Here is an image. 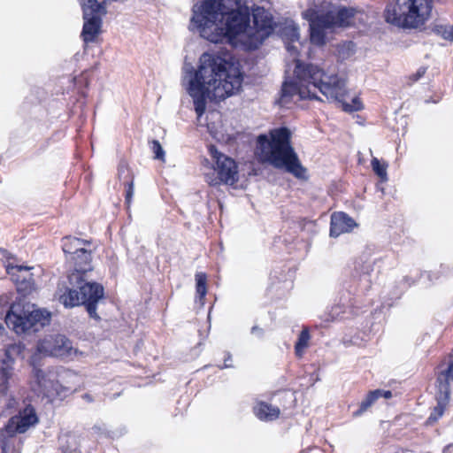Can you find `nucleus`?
Here are the masks:
<instances>
[{"label": "nucleus", "mask_w": 453, "mask_h": 453, "mask_svg": "<svg viewBox=\"0 0 453 453\" xmlns=\"http://www.w3.org/2000/svg\"><path fill=\"white\" fill-rule=\"evenodd\" d=\"M256 153L259 161L283 169L298 179H304L306 169L291 145V132L287 127L270 130L257 138Z\"/></svg>", "instance_id": "20e7f679"}, {"label": "nucleus", "mask_w": 453, "mask_h": 453, "mask_svg": "<svg viewBox=\"0 0 453 453\" xmlns=\"http://www.w3.org/2000/svg\"><path fill=\"white\" fill-rule=\"evenodd\" d=\"M242 0H203L193 5L190 29L214 43L226 39L245 50L257 49L273 33V19L264 8L253 12L252 26L248 7Z\"/></svg>", "instance_id": "f257e3e1"}, {"label": "nucleus", "mask_w": 453, "mask_h": 453, "mask_svg": "<svg viewBox=\"0 0 453 453\" xmlns=\"http://www.w3.org/2000/svg\"><path fill=\"white\" fill-rule=\"evenodd\" d=\"M372 171L380 178L382 181L388 180L387 164L380 163L377 157H373L371 161Z\"/></svg>", "instance_id": "bb28decb"}, {"label": "nucleus", "mask_w": 453, "mask_h": 453, "mask_svg": "<svg viewBox=\"0 0 453 453\" xmlns=\"http://www.w3.org/2000/svg\"><path fill=\"white\" fill-rule=\"evenodd\" d=\"M229 360H231V356L228 354L227 358L225 359L224 366H221L220 368L223 369V368L231 367V365L227 363V362H229Z\"/></svg>", "instance_id": "c9c22d12"}, {"label": "nucleus", "mask_w": 453, "mask_h": 453, "mask_svg": "<svg viewBox=\"0 0 453 453\" xmlns=\"http://www.w3.org/2000/svg\"><path fill=\"white\" fill-rule=\"evenodd\" d=\"M70 260H73L74 263V271L73 273H82V276H85L86 273L90 271L92 269L91 267V254L89 253V260L88 263L84 265H79V262H82L83 258L82 257H78L77 254H73L70 258Z\"/></svg>", "instance_id": "a878e982"}, {"label": "nucleus", "mask_w": 453, "mask_h": 453, "mask_svg": "<svg viewBox=\"0 0 453 453\" xmlns=\"http://www.w3.org/2000/svg\"><path fill=\"white\" fill-rule=\"evenodd\" d=\"M432 0H396L386 9V20L397 27H418L430 17Z\"/></svg>", "instance_id": "423d86ee"}, {"label": "nucleus", "mask_w": 453, "mask_h": 453, "mask_svg": "<svg viewBox=\"0 0 453 453\" xmlns=\"http://www.w3.org/2000/svg\"><path fill=\"white\" fill-rule=\"evenodd\" d=\"M59 444L65 451H75L77 447L76 436L66 433L59 437Z\"/></svg>", "instance_id": "b1692460"}, {"label": "nucleus", "mask_w": 453, "mask_h": 453, "mask_svg": "<svg viewBox=\"0 0 453 453\" xmlns=\"http://www.w3.org/2000/svg\"><path fill=\"white\" fill-rule=\"evenodd\" d=\"M82 11L83 18L91 16H103L105 14V8L97 0H78Z\"/></svg>", "instance_id": "aec40b11"}, {"label": "nucleus", "mask_w": 453, "mask_h": 453, "mask_svg": "<svg viewBox=\"0 0 453 453\" xmlns=\"http://www.w3.org/2000/svg\"><path fill=\"white\" fill-rule=\"evenodd\" d=\"M357 226L352 218L344 212H334L331 216L330 236L338 237L351 231Z\"/></svg>", "instance_id": "dca6fc26"}, {"label": "nucleus", "mask_w": 453, "mask_h": 453, "mask_svg": "<svg viewBox=\"0 0 453 453\" xmlns=\"http://www.w3.org/2000/svg\"><path fill=\"white\" fill-rule=\"evenodd\" d=\"M37 422L38 418L35 409L30 405L24 408L23 411H20L19 415L12 417L4 429L0 432L3 452L5 453L6 449V437H12L16 434H23Z\"/></svg>", "instance_id": "1a4fd4ad"}, {"label": "nucleus", "mask_w": 453, "mask_h": 453, "mask_svg": "<svg viewBox=\"0 0 453 453\" xmlns=\"http://www.w3.org/2000/svg\"><path fill=\"white\" fill-rule=\"evenodd\" d=\"M453 382V360L448 368L441 372L437 377L438 392L436 394L437 405L430 414L427 423L433 424L442 416L444 409L449 400L450 386Z\"/></svg>", "instance_id": "9b49d317"}, {"label": "nucleus", "mask_w": 453, "mask_h": 453, "mask_svg": "<svg viewBox=\"0 0 453 453\" xmlns=\"http://www.w3.org/2000/svg\"><path fill=\"white\" fill-rule=\"evenodd\" d=\"M278 28V32L280 34L282 37L288 40L289 42L286 43V50L289 53L291 57H293V77H287L285 81L283 82L282 87L287 82H296V65L300 64L302 66L306 67L309 65H312L311 64H303L297 58V47L293 44V42H297L299 40V28L296 25V23L292 19H285L283 23L276 24L273 21V31Z\"/></svg>", "instance_id": "9d476101"}, {"label": "nucleus", "mask_w": 453, "mask_h": 453, "mask_svg": "<svg viewBox=\"0 0 453 453\" xmlns=\"http://www.w3.org/2000/svg\"><path fill=\"white\" fill-rule=\"evenodd\" d=\"M55 297L65 308L84 305L90 318L100 319L96 305L104 297V288L99 283L87 280L82 273H70L68 284H59Z\"/></svg>", "instance_id": "39448f33"}, {"label": "nucleus", "mask_w": 453, "mask_h": 453, "mask_svg": "<svg viewBox=\"0 0 453 453\" xmlns=\"http://www.w3.org/2000/svg\"><path fill=\"white\" fill-rule=\"evenodd\" d=\"M33 365V379L37 385V390L40 393L49 395L58 391V384L55 381L56 374L53 372H45L42 369L38 368L35 364V360L32 363Z\"/></svg>", "instance_id": "2eb2a0df"}, {"label": "nucleus", "mask_w": 453, "mask_h": 453, "mask_svg": "<svg viewBox=\"0 0 453 453\" xmlns=\"http://www.w3.org/2000/svg\"><path fill=\"white\" fill-rule=\"evenodd\" d=\"M133 195H134V186H133V182H131L128 184V188H127V194H126V203L127 204L130 203Z\"/></svg>", "instance_id": "2f4dec72"}, {"label": "nucleus", "mask_w": 453, "mask_h": 453, "mask_svg": "<svg viewBox=\"0 0 453 453\" xmlns=\"http://www.w3.org/2000/svg\"><path fill=\"white\" fill-rule=\"evenodd\" d=\"M254 411L256 416L265 421H272L276 419L280 415V409L278 407H274L272 404H268L266 403H259L254 408Z\"/></svg>", "instance_id": "6ab92c4d"}, {"label": "nucleus", "mask_w": 453, "mask_h": 453, "mask_svg": "<svg viewBox=\"0 0 453 453\" xmlns=\"http://www.w3.org/2000/svg\"><path fill=\"white\" fill-rule=\"evenodd\" d=\"M211 155L214 160V167L211 173L205 174L206 181L211 186L221 183L234 185L238 181L237 165L231 157L220 153L213 146L210 148Z\"/></svg>", "instance_id": "6e6552de"}, {"label": "nucleus", "mask_w": 453, "mask_h": 453, "mask_svg": "<svg viewBox=\"0 0 453 453\" xmlns=\"http://www.w3.org/2000/svg\"><path fill=\"white\" fill-rule=\"evenodd\" d=\"M50 313L34 304L14 303L5 315V324L16 334L36 332L49 323Z\"/></svg>", "instance_id": "0eeeda50"}, {"label": "nucleus", "mask_w": 453, "mask_h": 453, "mask_svg": "<svg viewBox=\"0 0 453 453\" xmlns=\"http://www.w3.org/2000/svg\"><path fill=\"white\" fill-rule=\"evenodd\" d=\"M296 82H287L281 88L280 104L285 105L295 96L298 99L321 100L317 92H320L326 99L342 104L345 111H357L363 105L358 97H354L351 104L345 102L346 96L345 81L336 74H328L317 65L296 67Z\"/></svg>", "instance_id": "7ed1b4c3"}, {"label": "nucleus", "mask_w": 453, "mask_h": 453, "mask_svg": "<svg viewBox=\"0 0 453 453\" xmlns=\"http://www.w3.org/2000/svg\"><path fill=\"white\" fill-rule=\"evenodd\" d=\"M4 330V326L0 323V334H2Z\"/></svg>", "instance_id": "4c0bfd02"}, {"label": "nucleus", "mask_w": 453, "mask_h": 453, "mask_svg": "<svg viewBox=\"0 0 453 453\" xmlns=\"http://www.w3.org/2000/svg\"><path fill=\"white\" fill-rule=\"evenodd\" d=\"M32 267L22 266V265H15L12 266L8 269V273L11 274L12 278H18L21 280L25 278L29 279L30 280H35L34 274L30 273Z\"/></svg>", "instance_id": "4be33fe9"}, {"label": "nucleus", "mask_w": 453, "mask_h": 453, "mask_svg": "<svg viewBox=\"0 0 453 453\" xmlns=\"http://www.w3.org/2000/svg\"><path fill=\"white\" fill-rule=\"evenodd\" d=\"M83 398L89 403L93 401V398L89 394L83 395Z\"/></svg>", "instance_id": "e433bc0d"}, {"label": "nucleus", "mask_w": 453, "mask_h": 453, "mask_svg": "<svg viewBox=\"0 0 453 453\" xmlns=\"http://www.w3.org/2000/svg\"><path fill=\"white\" fill-rule=\"evenodd\" d=\"M310 340V334L307 329H303L298 337V340L296 343L295 349L296 354L299 357L303 355V349L308 346V342Z\"/></svg>", "instance_id": "cd10ccee"}, {"label": "nucleus", "mask_w": 453, "mask_h": 453, "mask_svg": "<svg viewBox=\"0 0 453 453\" xmlns=\"http://www.w3.org/2000/svg\"><path fill=\"white\" fill-rule=\"evenodd\" d=\"M426 68L420 67L417 73L413 75V81H418L425 73H426Z\"/></svg>", "instance_id": "473e14b6"}, {"label": "nucleus", "mask_w": 453, "mask_h": 453, "mask_svg": "<svg viewBox=\"0 0 453 453\" xmlns=\"http://www.w3.org/2000/svg\"><path fill=\"white\" fill-rule=\"evenodd\" d=\"M251 334H255L257 335V337H262L263 336V334H264V331L262 328H260L259 326H254L252 328H251Z\"/></svg>", "instance_id": "72a5a7b5"}, {"label": "nucleus", "mask_w": 453, "mask_h": 453, "mask_svg": "<svg viewBox=\"0 0 453 453\" xmlns=\"http://www.w3.org/2000/svg\"><path fill=\"white\" fill-rule=\"evenodd\" d=\"M196 302L199 303L201 306H203L204 304V297L207 293V277L205 273H197L196 274Z\"/></svg>", "instance_id": "412c9836"}, {"label": "nucleus", "mask_w": 453, "mask_h": 453, "mask_svg": "<svg viewBox=\"0 0 453 453\" xmlns=\"http://www.w3.org/2000/svg\"><path fill=\"white\" fill-rule=\"evenodd\" d=\"M150 149L154 153L155 159L165 161V150H163L160 142L157 140H153L151 142Z\"/></svg>", "instance_id": "c756f323"}, {"label": "nucleus", "mask_w": 453, "mask_h": 453, "mask_svg": "<svg viewBox=\"0 0 453 453\" xmlns=\"http://www.w3.org/2000/svg\"><path fill=\"white\" fill-rule=\"evenodd\" d=\"M380 393L381 390L379 389L370 392L367 395L366 398L361 402L359 410L355 412V415H360L361 413L368 410V408H370L374 403V402L380 397Z\"/></svg>", "instance_id": "393cba45"}, {"label": "nucleus", "mask_w": 453, "mask_h": 453, "mask_svg": "<svg viewBox=\"0 0 453 453\" xmlns=\"http://www.w3.org/2000/svg\"><path fill=\"white\" fill-rule=\"evenodd\" d=\"M354 44L352 42H347L343 44L340 45V54H342L343 57L349 56L354 52Z\"/></svg>", "instance_id": "7c9ffc66"}, {"label": "nucleus", "mask_w": 453, "mask_h": 453, "mask_svg": "<svg viewBox=\"0 0 453 453\" xmlns=\"http://www.w3.org/2000/svg\"><path fill=\"white\" fill-rule=\"evenodd\" d=\"M380 396H383L385 397L386 399H388L392 396V393L391 391L389 390H387V391H381Z\"/></svg>", "instance_id": "f704fd0d"}, {"label": "nucleus", "mask_w": 453, "mask_h": 453, "mask_svg": "<svg viewBox=\"0 0 453 453\" xmlns=\"http://www.w3.org/2000/svg\"><path fill=\"white\" fill-rule=\"evenodd\" d=\"M15 281L17 290L23 296H27L31 294L34 290H35V281L30 280L29 279H23V280L18 278H12Z\"/></svg>", "instance_id": "5701e85b"}, {"label": "nucleus", "mask_w": 453, "mask_h": 453, "mask_svg": "<svg viewBox=\"0 0 453 453\" xmlns=\"http://www.w3.org/2000/svg\"><path fill=\"white\" fill-rule=\"evenodd\" d=\"M38 350L52 357L70 356L73 350L72 342L62 334L44 338L38 345Z\"/></svg>", "instance_id": "ddd939ff"}, {"label": "nucleus", "mask_w": 453, "mask_h": 453, "mask_svg": "<svg viewBox=\"0 0 453 453\" xmlns=\"http://www.w3.org/2000/svg\"><path fill=\"white\" fill-rule=\"evenodd\" d=\"M196 72L185 67L188 92L193 98L198 117L205 111L207 100L220 101L235 94L241 88L242 77L240 71L229 65L222 58L203 53Z\"/></svg>", "instance_id": "f03ea898"}, {"label": "nucleus", "mask_w": 453, "mask_h": 453, "mask_svg": "<svg viewBox=\"0 0 453 453\" xmlns=\"http://www.w3.org/2000/svg\"><path fill=\"white\" fill-rule=\"evenodd\" d=\"M101 18L102 16H91L83 18L84 24L81 36L86 43L94 42L100 33L102 24Z\"/></svg>", "instance_id": "a211bd4d"}, {"label": "nucleus", "mask_w": 453, "mask_h": 453, "mask_svg": "<svg viewBox=\"0 0 453 453\" xmlns=\"http://www.w3.org/2000/svg\"><path fill=\"white\" fill-rule=\"evenodd\" d=\"M434 31L445 40L453 41V27L444 25L435 26Z\"/></svg>", "instance_id": "c85d7f7f"}, {"label": "nucleus", "mask_w": 453, "mask_h": 453, "mask_svg": "<svg viewBox=\"0 0 453 453\" xmlns=\"http://www.w3.org/2000/svg\"><path fill=\"white\" fill-rule=\"evenodd\" d=\"M86 243H88V242L67 236L63 239L62 249L65 254H69L70 256L77 254L78 257H82V262H79L81 265V264L84 265L88 263L89 260V251L81 247Z\"/></svg>", "instance_id": "f3484780"}, {"label": "nucleus", "mask_w": 453, "mask_h": 453, "mask_svg": "<svg viewBox=\"0 0 453 453\" xmlns=\"http://www.w3.org/2000/svg\"><path fill=\"white\" fill-rule=\"evenodd\" d=\"M303 16L310 23V35L312 43L322 45L325 42V29L332 28L325 15L319 11V4L313 2V6L305 11Z\"/></svg>", "instance_id": "f8f14e48"}, {"label": "nucleus", "mask_w": 453, "mask_h": 453, "mask_svg": "<svg viewBox=\"0 0 453 453\" xmlns=\"http://www.w3.org/2000/svg\"><path fill=\"white\" fill-rule=\"evenodd\" d=\"M21 347L18 344H9L4 350L5 357L0 368V395H5L8 389L9 379L12 375L15 356L19 355Z\"/></svg>", "instance_id": "4468645a"}]
</instances>
